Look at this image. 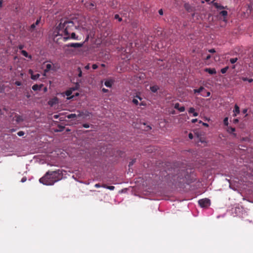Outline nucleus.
Returning a JSON list of instances; mask_svg holds the SVG:
<instances>
[{
  "label": "nucleus",
  "instance_id": "8fccbe9b",
  "mask_svg": "<svg viewBox=\"0 0 253 253\" xmlns=\"http://www.w3.org/2000/svg\"><path fill=\"white\" fill-rule=\"evenodd\" d=\"M84 68H85L86 70H88V69H89V68H90L89 64H88L87 65H86L84 67Z\"/></svg>",
  "mask_w": 253,
  "mask_h": 253
},
{
  "label": "nucleus",
  "instance_id": "ea45409f",
  "mask_svg": "<svg viewBox=\"0 0 253 253\" xmlns=\"http://www.w3.org/2000/svg\"><path fill=\"white\" fill-rule=\"evenodd\" d=\"M84 22H82L81 23H80L78 25V27H81L82 28H83V26H84Z\"/></svg>",
  "mask_w": 253,
  "mask_h": 253
},
{
  "label": "nucleus",
  "instance_id": "de8ad7c7",
  "mask_svg": "<svg viewBox=\"0 0 253 253\" xmlns=\"http://www.w3.org/2000/svg\"><path fill=\"white\" fill-rule=\"evenodd\" d=\"M159 13L160 15H162L163 14V11L162 9H160L159 10Z\"/></svg>",
  "mask_w": 253,
  "mask_h": 253
},
{
  "label": "nucleus",
  "instance_id": "79ce46f5",
  "mask_svg": "<svg viewBox=\"0 0 253 253\" xmlns=\"http://www.w3.org/2000/svg\"><path fill=\"white\" fill-rule=\"evenodd\" d=\"M93 69L95 70V69H96L97 68H98V66L97 64H94L92 65V66Z\"/></svg>",
  "mask_w": 253,
  "mask_h": 253
},
{
  "label": "nucleus",
  "instance_id": "3c124183",
  "mask_svg": "<svg viewBox=\"0 0 253 253\" xmlns=\"http://www.w3.org/2000/svg\"><path fill=\"white\" fill-rule=\"evenodd\" d=\"M211 56L210 54L208 55L205 58V59L208 60L211 58Z\"/></svg>",
  "mask_w": 253,
  "mask_h": 253
},
{
  "label": "nucleus",
  "instance_id": "6e6552de",
  "mask_svg": "<svg viewBox=\"0 0 253 253\" xmlns=\"http://www.w3.org/2000/svg\"><path fill=\"white\" fill-rule=\"evenodd\" d=\"M239 113H240V108L237 104H235L234 109L233 110V116L236 117Z\"/></svg>",
  "mask_w": 253,
  "mask_h": 253
},
{
  "label": "nucleus",
  "instance_id": "6ab92c4d",
  "mask_svg": "<svg viewBox=\"0 0 253 253\" xmlns=\"http://www.w3.org/2000/svg\"><path fill=\"white\" fill-rule=\"evenodd\" d=\"M104 84L105 86H106L107 87H110L112 86V82L110 81H107L105 82Z\"/></svg>",
  "mask_w": 253,
  "mask_h": 253
},
{
  "label": "nucleus",
  "instance_id": "412c9836",
  "mask_svg": "<svg viewBox=\"0 0 253 253\" xmlns=\"http://www.w3.org/2000/svg\"><path fill=\"white\" fill-rule=\"evenodd\" d=\"M104 188H106L110 190H113L115 189V187L114 186H107L106 185H103L102 186Z\"/></svg>",
  "mask_w": 253,
  "mask_h": 253
},
{
  "label": "nucleus",
  "instance_id": "338daca9",
  "mask_svg": "<svg viewBox=\"0 0 253 253\" xmlns=\"http://www.w3.org/2000/svg\"><path fill=\"white\" fill-rule=\"evenodd\" d=\"M101 66L104 67H105V64H101Z\"/></svg>",
  "mask_w": 253,
  "mask_h": 253
},
{
  "label": "nucleus",
  "instance_id": "4c0bfd02",
  "mask_svg": "<svg viewBox=\"0 0 253 253\" xmlns=\"http://www.w3.org/2000/svg\"><path fill=\"white\" fill-rule=\"evenodd\" d=\"M15 84H16L17 86H20L22 85V83L20 81H16L15 82Z\"/></svg>",
  "mask_w": 253,
  "mask_h": 253
},
{
  "label": "nucleus",
  "instance_id": "c85d7f7f",
  "mask_svg": "<svg viewBox=\"0 0 253 253\" xmlns=\"http://www.w3.org/2000/svg\"><path fill=\"white\" fill-rule=\"evenodd\" d=\"M114 18L115 19H118L119 21L121 22L122 19V18H121L119 14H115L114 16Z\"/></svg>",
  "mask_w": 253,
  "mask_h": 253
},
{
  "label": "nucleus",
  "instance_id": "2eb2a0df",
  "mask_svg": "<svg viewBox=\"0 0 253 253\" xmlns=\"http://www.w3.org/2000/svg\"><path fill=\"white\" fill-rule=\"evenodd\" d=\"M150 88L152 92L155 93L159 89V87L157 85H155L150 86Z\"/></svg>",
  "mask_w": 253,
  "mask_h": 253
},
{
  "label": "nucleus",
  "instance_id": "5fc2aeb1",
  "mask_svg": "<svg viewBox=\"0 0 253 253\" xmlns=\"http://www.w3.org/2000/svg\"><path fill=\"white\" fill-rule=\"evenodd\" d=\"M198 121V120L197 119H192L191 122L193 123H195Z\"/></svg>",
  "mask_w": 253,
  "mask_h": 253
},
{
  "label": "nucleus",
  "instance_id": "9d476101",
  "mask_svg": "<svg viewBox=\"0 0 253 253\" xmlns=\"http://www.w3.org/2000/svg\"><path fill=\"white\" fill-rule=\"evenodd\" d=\"M29 73H30V74H31V79H32V80H37V79H38L40 77V74H37L34 75V74H33V71H32L31 69L29 70Z\"/></svg>",
  "mask_w": 253,
  "mask_h": 253
},
{
  "label": "nucleus",
  "instance_id": "4d7b16f0",
  "mask_svg": "<svg viewBox=\"0 0 253 253\" xmlns=\"http://www.w3.org/2000/svg\"><path fill=\"white\" fill-rule=\"evenodd\" d=\"M193 115L194 117H197L198 116V113L197 112H194V113H193Z\"/></svg>",
  "mask_w": 253,
  "mask_h": 253
},
{
  "label": "nucleus",
  "instance_id": "ddd939ff",
  "mask_svg": "<svg viewBox=\"0 0 253 253\" xmlns=\"http://www.w3.org/2000/svg\"><path fill=\"white\" fill-rule=\"evenodd\" d=\"M137 99H139L140 100H141L142 99V98L140 96H139L138 95H136L135 97L132 99V103L137 105L138 104V101L137 100Z\"/></svg>",
  "mask_w": 253,
  "mask_h": 253
},
{
  "label": "nucleus",
  "instance_id": "c03bdc74",
  "mask_svg": "<svg viewBox=\"0 0 253 253\" xmlns=\"http://www.w3.org/2000/svg\"><path fill=\"white\" fill-rule=\"evenodd\" d=\"M209 52L210 53H214V52H215V50L214 49L212 48V49L209 50Z\"/></svg>",
  "mask_w": 253,
  "mask_h": 253
},
{
  "label": "nucleus",
  "instance_id": "a878e982",
  "mask_svg": "<svg viewBox=\"0 0 253 253\" xmlns=\"http://www.w3.org/2000/svg\"><path fill=\"white\" fill-rule=\"evenodd\" d=\"M228 69V66H226L225 67V68H223L222 69H221V72L222 74H225L227 70Z\"/></svg>",
  "mask_w": 253,
  "mask_h": 253
},
{
  "label": "nucleus",
  "instance_id": "c9c22d12",
  "mask_svg": "<svg viewBox=\"0 0 253 253\" xmlns=\"http://www.w3.org/2000/svg\"><path fill=\"white\" fill-rule=\"evenodd\" d=\"M135 162V159H133L131 161V162H129L128 166L130 167L133 165V164Z\"/></svg>",
  "mask_w": 253,
  "mask_h": 253
},
{
  "label": "nucleus",
  "instance_id": "f704fd0d",
  "mask_svg": "<svg viewBox=\"0 0 253 253\" xmlns=\"http://www.w3.org/2000/svg\"><path fill=\"white\" fill-rule=\"evenodd\" d=\"M194 112H195V109L193 107L190 108L188 110V112L189 113H194Z\"/></svg>",
  "mask_w": 253,
  "mask_h": 253
},
{
  "label": "nucleus",
  "instance_id": "423d86ee",
  "mask_svg": "<svg viewBox=\"0 0 253 253\" xmlns=\"http://www.w3.org/2000/svg\"><path fill=\"white\" fill-rule=\"evenodd\" d=\"M84 6L89 10H93L96 9L95 4L93 2H86L84 3Z\"/></svg>",
  "mask_w": 253,
  "mask_h": 253
},
{
  "label": "nucleus",
  "instance_id": "e433bc0d",
  "mask_svg": "<svg viewBox=\"0 0 253 253\" xmlns=\"http://www.w3.org/2000/svg\"><path fill=\"white\" fill-rule=\"evenodd\" d=\"M179 104L178 103H176L174 105V108L177 110L179 108Z\"/></svg>",
  "mask_w": 253,
  "mask_h": 253
},
{
  "label": "nucleus",
  "instance_id": "c756f323",
  "mask_svg": "<svg viewBox=\"0 0 253 253\" xmlns=\"http://www.w3.org/2000/svg\"><path fill=\"white\" fill-rule=\"evenodd\" d=\"M41 17H40L36 20V22L33 24L36 26L40 24V23L41 22Z\"/></svg>",
  "mask_w": 253,
  "mask_h": 253
},
{
  "label": "nucleus",
  "instance_id": "680f3d73",
  "mask_svg": "<svg viewBox=\"0 0 253 253\" xmlns=\"http://www.w3.org/2000/svg\"><path fill=\"white\" fill-rule=\"evenodd\" d=\"M2 6V0H0V8Z\"/></svg>",
  "mask_w": 253,
  "mask_h": 253
},
{
  "label": "nucleus",
  "instance_id": "f3484780",
  "mask_svg": "<svg viewBox=\"0 0 253 253\" xmlns=\"http://www.w3.org/2000/svg\"><path fill=\"white\" fill-rule=\"evenodd\" d=\"M21 53L25 57H28V58H29L30 59H32V56L30 55H29L28 52L26 50H22L21 51Z\"/></svg>",
  "mask_w": 253,
  "mask_h": 253
},
{
  "label": "nucleus",
  "instance_id": "4be33fe9",
  "mask_svg": "<svg viewBox=\"0 0 253 253\" xmlns=\"http://www.w3.org/2000/svg\"><path fill=\"white\" fill-rule=\"evenodd\" d=\"M242 80H243V81H248L249 82V83H252L253 82V79H248V78L247 77H242L241 78Z\"/></svg>",
  "mask_w": 253,
  "mask_h": 253
},
{
  "label": "nucleus",
  "instance_id": "6e6d98bb",
  "mask_svg": "<svg viewBox=\"0 0 253 253\" xmlns=\"http://www.w3.org/2000/svg\"><path fill=\"white\" fill-rule=\"evenodd\" d=\"M94 186L96 188H99V187H100V184L99 183H97Z\"/></svg>",
  "mask_w": 253,
  "mask_h": 253
},
{
  "label": "nucleus",
  "instance_id": "0eeeda50",
  "mask_svg": "<svg viewBox=\"0 0 253 253\" xmlns=\"http://www.w3.org/2000/svg\"><path fill=\"white\" fill-rule=\"evenodd\" d=\"M83 45V43H70L67 44L66 46L67 47H72L75 48L81 47Z\"/></svg>",
  "mask_w": 253,
  "mask_h": 253
},
{
  "label": "nucleus",
  "instance_id": "49530a36",
  "mask_svg": "<svg viewBox=\"0 0 253 253\" xmlns=\"http://www.w3.org/2000/svg\"><path fill=\"white\" fill-rule=\"evenodd\" d=\"M72 94V91H67L66 92V95L67 96H70Z\"/></svg>",
  "mask_w": 253,
  "mask_h": 253
},
{
  "label": "nucleus",
  "instance_id": "2f4dec72",
  "mask_svg": "<svg viewBox=\"0 0 253 253\" xmlns=\"http://www.w3.org/2000/svg\"><path fill=\"white\" fill-rule=\"evenodd\" d=\"M78 72H79L78 76L79 77H81L82 76V71L81 70V69L80 67H79L78 68Z\"/></svg>",
  "mask_w": 253,
  "mask_h": 253
},
{
  "label": "nucleus",
  "instance_id": "9b49d317",
  "mask_svg": "<svg viewBox=\"0 0 253 253\" xmlns=\"http://www.w3.org/2000/svg\"><path fill=\"white\" fill-rule=\"evenodd\" d=\"M14 119L16 121V122L17 123H19L24 121V119H23L22 117L19 115H15L14 117Z\"/></svg>",
  "mask_w": 253,
  "mask_h": 253
},
{
  "label": "nucleus",
  "instance_id": "a211bd4d",
  "mask_svg": "<svg viewBox=\"0 0 253 253\" xmlns=\"http://www.w3.org/2000/svg\"><path fill=\"white\" fill-rule=\"evenodd\" d=\"M204 89V87L201 86L199 89H195L193 90L194 93H199Z\"/></svg>",
  "mask_w": 253,
  "mask_h": 253
},
{
  "label": "nucleus",
  "instance_id": "0e129e2a",
  "mask_svg": "<svg viewBox=\"0 0 253 253\" xmlns=\"http://www.w3.org/2000/svg\"><path fill=\"white\" fill-rule=\"evenodd\" d=\"M216 0H212L211 1V3H212L213 5L214 3H215V2H214Z\"/></svg>",
  "mask_w": 253,
  "mask_h": 253
},
{
  "label": "nucleus",
  "instance_id": "7c9ffc66",
  "mask_svg": "<svg viewBox=\"0 0 253 253\" xmlns=\"http://www.w3.org/2000/svg\"><path fill=\"white\" fill-rule=\"evenodd\" d=\"M185 108L184 106H181V107H180L178 109V110L180 112H183L185 111Z\"/></svg>",
  "mask_w": 253,
  "mask_h": 253
},
{
  "label": "nucleus",
  "instance_id": "b1692460",
  "mask_svg": "<svg viewBox=\"0 0 253 253\" xmlns=\"http://www.w3.org/2000/svg\"><path fill=\"white\" fill-rule=\"evenodd\" d=\"M227 11H225V10H222L220 12V15L224 16V17H225L227 15Z\"/></svg>",
  "mask_w": 253,
  "mask_h": 253
},
{
  "label": "nucleus",
  "instance_id": "cd10ccee",
  "mask_svg": "<svg viewBox=\"0 0 253 253\" xmlns=\"http://www.w3.org/2000/svg\"><path fill=\"white\" fill-rule=\"evenodd\" d=\"M237 60H238L237 58H231L230 59V62H231V63L234 64V63H236Z\"/></svg>",
  "mask_w": 253,
  "mask_h": 253
},
{
  "label": "nucleus",
  "instance_id": "5701e85b",
  "mask_svg": "<svg viewBox=\"0 0 253 253\" xmlns=\"http://www.w3.org/2000/svg\"><path fill=\"white\" fill-rule=\"evenodd\" d=\"M235 131V128L234 127L229 126V127H228V128H227V131L229 133H233Z\"/></svg>",
  "mask_w": 253,
  "mask_h": 253
},
{
  "label": "nucleus",
  "instance_id": "e2e57ef3",
  "mask_svg": "<svg viewBox=\"0 0 253 253\" xmlns=\"http://www.w3.org/2000/svg\"><path fill=\"white\" fill-rule=\"evenodd\" d=\"M58 117H59V116H58V115H54V118L55 119H57V118H58Z\"/></svg>",
  "mask_w": 253,
  "mask_h": 253
},
{
  "label": "nucleus",
  "instance_id": "bf43d9fd",
  "mask_svg": "<svg viewBox=\"0 0 253 253\" xmlns=\"http://www.w3.org/2000/svg\"><path fill=\"white\" fill-rule=\"evenodd\" d=\"M102 91L104 92H107L108 91V89L103 88H102Z\"/></svg>",
  "mask_w": 253,
  "mask_h": 253
},
{
  "label": "nucleus",
  "instance_id": "58836bf2",
  "mask_svg": "<svg viewBox=\"0 0 253 253\" xmlns=\"http://www.w3.org/2000/svg\"><path fill=\"white\" fill-rule=\"evenodd\" d=\"M83 126L84 128H88L89 127V125L88 124H84Z\"/></svg>",
  "mask_w": 253,
  "mask_h": 253
},
{
  "label": "nucleus",
  "instance_id": "4468645a",
  "mask_svg": "<svg viewBox=\"0 0 253 253\" xmlns=\"http://www.w3.org/2000/svg\"><path fill=\"white\" fill-rule=\"evenodd\" d=\"M213 6L217 9L221 10L225 9L226 7H224L223 6L220 5L219 3L217 2H215L213 4Z\"/></svg>",
  "mask_w": 253,
  "mask_h": 253
},
{
  "label": "nucleus",
  "instance_id": "39448f33",
  "mask_svg": "<svg viewBox=\"0 0 253 253\" xmlns=\"http://www.w3.org/2000/svg\"><path fill=\"white\" fill-rule=\"evenodd\" d=\"M146 38V36H145V38ZM153 39V38L152 36H149L147 37V39H145V41L142 42V43L140 44L141 46L143 47L144 46H146L148 44H149L151 42H152Z\"/></svg>",
  "mask_w": 253,
  "mask_h": 253
},
{
  "label": "nucleus",
  "instance_id": "f8f14e48",
  "mask_svg": "<svg viewBox=\"0 0 253 253\" xmlns=\"http://www.w3.org/2000/svg\"><path fill=\"white\" fill-rule=\"evenodd\" d=\"M43 86V84H41L40 85H38V84H34V85H33L32 86V89L34 91H37V90H40L41 89V88H42V87Z\"/></svg>",
  "mask_w": 253,
  "mask_h": 253
},
{
  "label": "nucleus",
  "instance_id": "1a4fd4ad",
  "mask_svg": "<svg viewBox=\"0 0 253 253\" xmlns=\"http://www.w3.org/2000/svg\"><path fill=\"white\" fill-rule=\"evenodd\" d=\"M204 71L211 75H214L216 73V70L214 68L211 69L207 68L204 69Z\"/></svg>",
  "mask_w": 253,
  "mask_h": 253
},
{
  "label": "nucleus",
  "instance_id": "aec40b11",
  "mask_svg": "<svg viewBox=\"0 0 253 253\" xmlns=\"http://www.w3.org/2000/svg\"><path fill=\"white\" fill-rule=\"evenodd\" d=\"M52 68V65L50 64H47L46 65V69H45V72L49 71Z\"/></svg>",
  "mask_w": 253,
  "mask_h": 253
},
{
  "label": "nucleus",
  "instance_id": "dca6fc26",
  "mask_svg": "<svg viewBox=\"0 0 253 253\" xmlns=\"http://www.w3.org/2000/svg\"><path fill=\"white\" fill-rule=\"evenodd\" d=\"M58 102V99L56 97L53 98L52 99L49 101L48 103L51 106H53L54 104H56Z\"/></svg>",
  "mask_w": 253,
  "mask_h": 253
},
{
  "label": "nucleus",
  "instance_id": "69168bd1",
  "mask_svg": "<svg viewBox=\"0 0 253 253\" xmlns=\"http://www.w3.org/2000/svg\"><path fill=\"white\" fill-rule=\"evenodd\" d=\"M181 176H183V175H182V174H181V175H178V176H177V177H178V178H180L181 179Z\"/></svg>",
  "mask_w": 253,
  "mask_h": 253
},
{
  "label": "nucleus",
  "instance_id": "393cba45",
  "mask_svg": "<svg viewBox=\"0 0 253 253\" xmlns=\"http://www.w3.org/2000/svg\"><path fill=\"white\" fill-rule=\"evenodd\" d=\"M35 27L36 26L34 24H33L30 26L28 30L32 32L35 30Z\"/></svg>",
  "mask_w": 253,
  "mask_h": 253
},
{
  "label": "nucleus",
  "instance_id": "f03ea898",
  "mask_svg": "<svg viewBox=\"0 0 253 253\" xmlns=\"http://www.w3.org/2000/svg\"><path fill=\"white\" fill-rule=\"evenodd\" d=\"M62 177V173L59 169L48 171L39 180L40 183L46 185H52L60 180Z\"/></svg>",
  "mask_w": 253,
  "mask_h": 253
},
{
  "label": "nucleus",
  "instance_id": "052dcab7",
  "mask_svg": "<svg viewBox=\"0 0 253 253\" xmlns=\"http://www.w3.org/2000/svg\"><path fill=\"white\" fill-rule=\"evenodd\" d=\"M210 95H211V93H210V92H209V91H207V95H206V96L209 97V96H210Z\"/></svg>",
  "mask_w": 253,
  "mask_h": 253
},
{
  "label": "nucleus",
  "instance_id": "603ef678",
  "mask_svg": "<svg viewBox=\"0 0 253 253\" xmlns=\"http://www.w3.org/2000/svg\"><path fill=\"white\" fill-rule=\"evenodd\" d=\"M18 48L19 49H22L24 48V45L22 44L19 45Z\"/></svg>",
  "mask_w": 253,
  "mask_h": 253
},
{
  "label": "nucleus",
  "instance_id": "13d9d810",
  "mask_svg": "<svg viewBox=\"0 0 253 253\" xmlns=\"http://www.w3.org/2000/svg\"><path fill=\"white\" fill-rule=\"evenodd\" d=\"M247 111H248L247 109H243V111H242V112H243V113H244V114H246V113H247Z\"/></svg>",
  "mask_w": 253,
  "mask_h": 253
},
{
  "label": "nucleus",
  "instance_id": "864d4df0",
  "mask_svg": "<svg viewBox=\"0 0 253 253\" xmlns=\"http://www.w3.org/2000/svg\"><path fill=\"white\" fill-rule=\"evenodd\" d=\"M233 122L235 124L238 123L239 122V120L238 119H235L233 120Z\"/></svg>",
  "mask_w": 253,
  "mask_h": 253
},
{
  "label": "nucleus",
  "instance_id": "72a5a7b5",
  "mask_svg": "<svg viewBox=\"0 0 253 253\" xmlns=\"http://www.w3.org/2000/svg\"><path fill=\"white\" fill-rule=\"evenodd\" d=\"M24 134H25V133L23 131H20L18 132V133H17V135L19 136H22L24 135Z\"/></svg>",
  "mask_w": 253,
  "mask_h": 253
},
{
  "label": "nucleus",
  "instance_id": "a19ab883",
  "mask_svg": "<svg viewBox=\"0 0 253 253\" xmlns=\"http://www.w3.org/2000/svg\"><path fill=\"white\" fill-rule=\"evenodd\" d=\"M89 115H90V113L87 111H86L85 113L84 112V114H83V115H84L86 117L89 116Z\"/></svg>",
  "mask_w": 253,
  "mask_h": 253
},
{
  "label": "nucleus",
  "instance_id": "7ed1b4c3",
  "mask_svg": "<svg viewBox=\"0 0 253 253\" xmlns=\"http://www.w3.org/2000/svg\"><path fill=\"white\" fill-rule=\"evenodd\" d=\"M199 205L202 208H206L210 205V200L208 199H203L199 200L198 201Z\"/></svg>",
  "mask_w": 253,
  "mask_h": 253
},
{
  "label": "nucleus",
  "instance_id": "09e8293b",
  "mask_svg": "<svg viewBox=\"0 0 253 253\" xmlns=\"http://www.w3.org/2000/svg\"><path fill=\"white\" fill-rule=\"evenodd\" d=\"M26 180H27L26 177H23V178H22V179H21V181L22 182H25V181H26Z\"/></svg>",
  "mask_w": 253,
  "mask_h": 253
},
{
  "label": "nucleus",
  "instance_id": "774afa93",
  "mask_svg": "<svg viewBox=\"0 0 253 253\" xmlns=\"http://www.w3.org/2000/svg\"><path fill=\"white\" fill-rule=\"evenodd\" d=\"M147 127H148V129H150L151 128L150 126H147Z\"/></svg>",
  "mask_w": 253,
  "mask_h": 253
},
{
  "label": "nucleus",
  "instance_id": "bb28decb",
  "mask_svg": "<svg viewBox=\"0 0 253 253\" xmlns=\"http://www.w3.org/2000/svg\"><path fill=\"white\" fill-rule=\"evenodd\" d=\"M223 124L225 126H228V118L226 117L223 120Z\"/></svg>",
  "mask_w": 253,
  "mask_h": 253
},
{
  "label": "nucleus",
  "instance_id": "20e7f679",
  "mask_svg": "<svg viewBox=\"0 0 253 253\" xmlns=\"http://www.w3.org/2000/svg\"><path fill=\"white\" fill-rule=\"evenodd\" d=\"M78 113L77 114H70L68 115H67L66 117L68 119H76L77 118H79L83 116L84 112L83 111H80L79 110H78L77 111Z\"/></svg>",
  "mask_w": 253,
  "mask_h": 253
},
{
  "label": "nucleus",
  "instance_id": "473e14b6",
  "mask_svg": "<svg viewBox=\"0 0 253 253\" xmlns=\"http://www.w3.org/2000/svg\"><path fill=\"white\" fill-rule=\"evenodd\" d=\"M58 127H59V129L57 130L56 131H62L63 130V129L65 128V127L64 126H60V125L58 126Z\"/></svg>",
  "mask_w": 253,
  "mask_h": 253
},
{
  "label": "nucleus",
  "instance_id": "a18cd8bd",
  "mask_svg": "<svg viewBox=\"0 0 253 253\" xmlns=\"http://www.w3.org/2000/svg\"><path fill=\"white\" fill-rule=\"evenodd\" d=\"M188 137H189V138L190 139H193V136L192 133H190L188 134Z\"/></svg>",
  "mask_w": 253,
  "mask_h": 253
},
{
  "label": "nucleus",
  "instance_id": "f257e3e1",
  "mask_svg": "<svg viewBox=\"0 0 253 253\" xmlns=\"http://www.w3.org/2000/svg\"><path fill=\"white\" fill-rule=\"evenodd\" d=\"M76 28L75 23L68 19H62L59 25L53 33V40L57 42L63 36V41L65 42L70 39L76 40L77 37L74 32H72Z\"/></svg>",
  "mask_w": 253,
  "mask_h": 253
},
{
  "label": "nucleus",
  "instance_id": "37998d69",
  "mask_svg": "<svg viewBox=\"0 0 253 253\" xmlns=\"http://www.w3.org/2000/svg\"><path fill=\"white\" fill-rule=\"evenodd\" d=\"M199 123H202L203 125L204 126L208 127L209 126V125L205 123H203L201 121H200Z\"/></svg>",
  "mask_w": 253,
  "mask_h": 253
}]
</instances>
